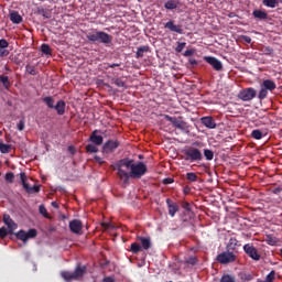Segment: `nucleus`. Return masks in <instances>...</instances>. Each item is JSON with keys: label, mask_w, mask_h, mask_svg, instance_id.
I'll return each mask as SVG.
<instances>
[{"label": "nucleus", "mask_w": 282, "mask_h": 282, "mask_svg": "<svg viewBox=\"0 0 282 282\" xmlns=\"http://www.w3.org/2000/svg\"><path fill=\"white\" fill-rule=\"evenodd\" d=\"M117 171L118 177L122 180L123 184H129V177H131V175H129L127 171L122 170V167H117Z\"/></svg>", "instance_id": "23"}, {"label": "nucleus", "mask_w": 282, "mask_h": 282, "mask_svg": "<svg viewBox=\"0 0 282 282\" xmlns=\"http://www.w3.org/2000/svg\"><path fill=\"white\" fill-rule=\"evenodd\" d=\"M164 119L167 121V122H171V124H173V127H175V129H177L180 127V123L182 121V117H171L169 115H164Z\"/></svg>", "instance_id": "25"}, {"label": "nucleus", "mask_w": 282, "mask_h": 282, "mask_svg": "<svg viewBox=\"0 0 282 282\" xmlns=\"http://www.w3.org/2000/svg\"><path fill=\"white\" fill-rule=\"evenodd\" d=\"M17 239H20V241H23V243H28V239H34L36 235H39V231L36 229H29V231H25L21 229L20 231L14 234Z\"/></svg>", "instance_id": "7"}, {"label": "nucleus", "mask_w": 282, "mask_h": 282, "mask_svg": "<svg viewBox=\"0 0 282 282\" xmlns=\"http://www.w3.org/2000/svg\"><path fill=\"white\" fill-rule=\"evenodd\" d=\"M120 65L121 64H119V63H113V64H108V67L113 69V67H120Z\"/></svg>", "instance_id": "64"}, {"label": "nucleus", "mask_w": 282, "mask_h": 282, "mask_svg": "<svg viewBox=\"0 0 282 282\" xmlns=\"http://www.w3.org/2000/svg\"><path fill=\"white\" fill-rule=\"evenodd\" d=\"M174 180L171 177L164 178L163 184H173Z\"/></svg>", "instance_id": "63"}, {"label": "nucleus", "mask_w": 282, "mask_h": 282, "mask_svg": "<svg viewBox=\"0 0 282 282\" xmlns=\"http://www.w3.org/2000/svg\"><path fill=\"white\" fill-rule=\"evenodd\" d=\"M238 98L243 102H250V100H253V98H257V89L252 87L245 88L238 94Z\"/></svg>", "instance_id": "8"}, {"label": "nucleus", "mask_w": 282, "mask_h": 282, "mask_svg": "<svg viewBox=\"0 0 282 282\" xmlns=\"http://www.w3.org/2000/svg\"><path fill=\"white\" fill-rule=\"evenodd\" d=\"M138 241H140L141 246H142L141 249L143 248V250H150V248H151V238L139 236Z\"/></svg>", "instance_id": "24"}, {"label": "nucleus", "mask_w": 282, "mask_h": 282, "mask_svg": "<svg viewBox=\"0 0 282 282\" xmlns=\"http://www.w3.org/2000/svg\"><path fill=\"white\" fill-rule=\"evenodd\" d=\"M25 70L28 72V74H30L31 76H36V67L28 64L25 66Z\"/></svg>", "instance_id": "42"}, {"label": "nucleus", "mask_w": 282, "mask_h": 282, "mask_svg": "<svg viewBox=\"0 0 282 282\" xmlns=\"http://www.w3.org/2000/svg\"><path fill=\"white\" fill-rule=\"evenodd\" d=\"M276 89V83L272 79H264L260 85V90L258 93V99L265 100L268 98V91H274Z\"/></svg>", "instance_id": "5"}, {"label": "nucleus", "mask_w": 282, "mask_h": 282, "mask_svg": "<svg viewBox=\"0 0 282 282\" xmlns=\"http://www.w3.org/2000/svg\"><path fill=\"white\" fill-rule=\"evenodd\" d=\"M281 192H282V187H281V186L274 187V188L272 189V193H273L274 195H279V193H281Z\"/></svg>", "instance_id": "59"}, {"label": "nucleus", "mask_w": 282, "mask_h": 282, "mask_svg": "<svg viewBox=\"0 0 282 282\" xmlns=\"http://www.w3.org/2000/svg\"><path fill=\"white\" fill-rule=\"evenodd\" d=\"M85 274H87V267L82 264H77L74 272H69V271L61 272L62 279H64V281L66 282L80 281V279H83Z\"/></svg>", "instance_id": "3"}, {"label": "nucleus", "mask_w": 282, "mask_h": 282, "mask_svg": "<svg viewBox=\"0 0 282 282\" xmlns=\"http://www.w3.org/2000/svg\"><path fill=\"white\" fill-rule=\"evenodd\" d=\"M18 129L19 131H23V129H25V122L23 120H21L19 123H18Z\"/></svg>", "instance_id": "58"}, {"label": "nucleus", "mask_w": 282, "mask_h": 282, "mask_svg": "<svg viewBox=\"0 0 282 282\" xmlns=\"http://www.w3.org/2000/svg\"><path fill=\"white\" fill-rule=\"evenodd\" d=\"M120 147V141L118 140H108L104 145H102V153L104 154H109L113 153L116 149Z\"/></svg>", "instance_id": "11"}, {"label": "nucleus", "mask_w": 282, "mask_h": 282, "mask_svg": "<svg viewBox=\"0 0 282 282\" xmlns=\"http://www.w3.org/2000/svg\"><path fill=\"white\" fill-rule=\"evenodd\" d=\"M182 208H184V210L191 212V203L184 202L182 204Z\"/></svg>", "instance_id": "56"}, {"label": "nucleus", "mask_w": 282, "mask_h": 282, "mask_svg": "<svg viewBox=\"0 0 282 282\" xmlns=\"http://www.w3.org/2000/svg\"><path fill=\"white\" fill-rule=\"evenodd\" d=\"M193 54H195V48L185 51L184 56H193Z\"/></svg>", "instance_id": "57"}, {"label": "nucleus", "mask_w": 282, "mask_h": 282, "mask_svg": "<svg viewBox=\"0 0 282 282\" xmlns=\"http://www.w3.org/2000/svg\"><path fill=\"white\" fill-rule=\"evenodd\" d=\"M69 230L74 235H83V221L78 219H73L69 221Z\"/></svg>", "instance_id": "13"}, {"label": "nucleus", "mask_w": 282, "mask_h": 282, "mask_svg": "<svg viewBox=\"0 0 282 282\" xmlns=\"http://www.w3.org/2000/svg\"><path fill=\"white\" fill-rule=\"evenodd\" d=\"M65 107H67L65 100H58L53 109L57 111V116H65Z\"/></svg>", "instance_id": "20"}, {"label": "nucleus", "mask_w": 282, "mask_h": 282, "mask_svg": "<svg viewBox=\"0 0 282 282\" xmlns=\"http://www.w3.org/2000/svg\"><path fill=\"white\" fill-rule=\"evenodd\" d=\"M252 17L254 19H258L259 21H267L268 19V12L263 11V10H253L252 12Z\"/></svg>", "instance_id": "21"}, {"label": "nucleus", "mask_w": 282, "mask_h": 282, "mask_svg": "<svg viewBox=\"0 0 282 282\" xmlns=\"http://www.w3.org/2000/svg\"><path fill=\"white\" fill-rule=\"evenodd\" d=\"M9 46H10V43H8V41L6 39L0 40V48L7 50V47H9Z\"/></svg>", "instance_id": "50"}, {"label": "nucleus", "mask_w": 282, "mask_h": 282, "mask_svg": "<svg viewBox=\"0 0 282 282\" xmlns=\"http://www.w3.org/2000/svg\"><path fill=\"white\" fill-rule=\"evenodd\" d=\"M6 182H8L9 184H13L14 183V173L12 172H8L4 176Z\"/></svg>", "instance_id": "43"}, {"label": "nucleus", "mask_w": 282, "mask_h": 282, "mask_svg": "<svg viewBox=\"0 0 282 282\" xmlns=\"http://www.w3.org/2000/svg\"><path fill=\"white\" fill-rule=\"evenodd\" d=\"M42 100L46 105V107H48V109H54V106H55L54 97L47 96V97H44Z\"/></svg>", "instance_id": "28"}, {"label": "nucleus", "mask_w": 282, "mask_h": 282, "mask_svg": "<svg viewBox=\"0 0 282 282\" xmlns=\"http://www.w3.org/2000/svg\"><path fill=\"white\" fill-rule=\"evenodd\" d=\"M39 212L41 215H43V217H45L46 219H50V214H47V208H45V205H40Z\"/></svg>", "instance_id": "41"}, {"label": "nucleus", "mask_w": 282, "mask_h": 282, "mask_svg": "<svg viewBox=\"0 0 282 282\" xmlns=\"http://www.w3.org/2000/svg\"><path fill=\"white\" fill-rule=\"evenodd\" d=\"M85 35L87 41H89V43H94L95 45L97 43H101L102 45H106V47H109L111 43H113V36L105 31H98L97 29L86 31Z\"/></svg>", "instance_id": "2"}, {"label": "nucleus", "mask_w": 282, "mask_h": 282, "mask_svg": "<svg viewBox=\"0 0 282 282\" xmlns=\"http://www.w3.org/2000/svg\"><path fill=\"white\" fill-rule=\"evenodd\" d=\"M145 52H149V46H140V47L138 48V51H137L135 57H137V58H142V57H144Z\"/></svg>", "instance_id": "30"}, {"label": "nucleus", "mask_w": 282, "mask_h": 282, "mask_svg": "<svg viewBox=\"0 0 282 282\" xmlns=\"http://www.w3.org/2000/svg\"><path fill=\"white\" fill-rule=\"evenodd\" d=\"M220 282H236L235 275L224 274L220 279Z\"/></svg>", "instance_id": "40"}, {"label": "nucleus", "mask_w": 282, "mask_h": 282, "mask_svg": "<svg viewBox=\"0 0 282 282\" xmlns=\"http://www.w3.org/2000/svg\"><path fill=\"white\" fill-rule=\"evenodd\" d=\"M202 124L206 127L207 129H217V123L215 122V119L213 117H203L200 119Z\"/></svg>", "instance_id": "19"}, {"label": "nucleus", "mask_w": 282, "mask_h": 282, "mask_svg": "<svg viewBox=\"0 0 282 282\" xmlns=\"http://www.w3.org/2000/svg\"><path fill=\"white\" fill-rule=\"evenodd\" d=\"M178 6H180V1L169 0L167 2H165L164 8L165 10H177Z\"/></svg>", "instance_id": "27"}, {"label": "nucleus", "mask_w": 282, "mask_h": 282, "mask_svg": "<svg viewBox=\"0 0 282 282\" xmlns=\"http://www.w3.org/2000/svg\"><path fill=\"white\" fill-rule=\"evenodd\" d=\"M164 28L166 30H170V32H176V34H184V29H182L181 24H175V21L170 20L164 24Z\"/></svg>", "instance_id": "16"}, {"label": "nucleus", "mask_w": 282, "mask_h": 282, "mask_svg": "<svg viewBox=\"0 0 282 282\" xmlns=\"http://www.w3.org/2000/svg\"><path fill=\"white\" fill-rule=\"evenodd\" d=\"M242 41H245V43H252V39L248 35H243Z\"/></svg>", "instance_id": "60"}, {"label": "nucleus", "mask_w": 282, "mask_h": 282, "mask_svg": "<svg viewBox=\"0 0 282 282\" xmlns=\"http://www.w3.org/2000/svg\"><path fill=\"white\" fill-rule=\"evenodd\" d=\"M0 83H2L4 89L10 88V78L6 75H0Z\"/></svg>", "instance_id": "33"}, {"label": "nucleus", "mask_w": 282, "mask_h": 282, "mask_svg": "<svg viewBox=\"0 0 282 282\" xmlns=\"http://www.w3.org/2000/svg\"><path fill=\"white\" fill-rule=\"evenodd\" d=\"M239 248H241V242L237 238L231 237L227 242L226 250L229 252H235L237 256L239 254Z\"/></svg>", "instance_id": "12"}, {"label": "nucleus", "mask_w": 282, "mask_h": 282, "mask_svg": "<svg viewBox=\"0 0 282 282\" xmlns=\"http://www.w3.org/2000/svg\"><path fill=\"white\" fill-rule=\"evenodd\" d=\"M252 279H254V275H252L251 273H245L241 276L242 281H252Z\"/></svg>", "instance_id": "49"}, {"label": "nucleus", "mask_w": 282, "mask_h": 282, "mask_svg": "<svg viewBox=\"0 0 282 282\" xmlns=\"http://www.w3.org/2000/svg\"><path fill=\"white\" fill-rule=\"evenodd\" d=\"M102 281L104 282H116V279H113V276H107V278H104Z\"/></svg>", "instance_id": "62"}, {"label": "nucleus", "mask_w": 282, "mask_h": 282, "mask_svg": "<svg viewBox=\"0 0 282 282\" xmlns=\"http://www.w3.org/2000/svg\"><path fill=\"white\" fill-rule=\"evenodd\" d=\"M10 54V51L6 48H0V57L3 58L4 56H8Z\"/></svg>", "instance_id": "54"}, {"label": "nucleus", "mask_w": 282, "mask_h": 282, "mask_svg": "<svg viewBox=\"0 0 282 282\" xmlns=\"http://www.w3.org/2000/svg\"><path fill=\"white\" fill-rule=\"evenodd\" d=\"M275 274H276V273H275L274 271H271V272L265 276L264 282H272V281H274Z\"/></svg>", "instance_id": "47"}, {"label": "nucleus", "mask_w": 282, "mask_h": 282, "mask_svg": "<svg viewBox=\"0 0 282 282\" xmlns=\"http://www.w3.org/2000/svg\"><path fill=\"white\" fill-rule=\"evenodd\" d=\"M204 155H205L206 160H208V162H210V160H213L215 158V152H213V150L205 149Z\"/></svg>", "instance_id": "39"}, {"label": "nucleus", "mask_w": 282, "mask_h": 282, "mask_svg": "<svg viewBox=\"0 0 282 282\" xmlns=\"http://www.w3.org/2000/svg\"><path fill=\"white\" fill-rule=\"evenodd\" d=\"M41 52L45 56H52V47H50L48 44H42L41 45Z\"/></svg>", "instance_id": "31"}, {"label": "nucleus", "mask_w": 282, "mask_h": 282, "mask_svg": "<svg viewBox=\"0 0 282 282\" xmlns=\"http://www.w3.org/2000/svg\"><path fill=\"white\" fill-rule=\"evenodd\" d=\"M12 151V145L6 144V143H0V153H10Z\"/></svg>", "instance_id": "36"}, {"label": "nucleus", "mask_w": 282, "mask_h": 282, "mask_svg": "<svg viewBox=\"0 0 282 282\" xmlns=\"http://www.w3.org/2000/svg\"><path fill=\"white\" fill-rule=\"evenodd\" d=\"M10 21L15 25H19V23H23V17H21L18 11H12L10 13Z\"/></svg>", "instance_id": "22"}, {"label": "nucleus", "mask_w": 282, "mask_h": 282, "mask_svg": "<svg viewBox=\"0 0 282 282\" xmlns=\"http://www.w3.org/2000/svg\"><path fill=\"white\" fill-rule=\"evenodd\" d=\"M251 138L254 140H261V138H263V132H261L259 129L252 130Z\"/></svg>", "instance_id": "37"}, {"label": "nucleus", "mask_w": 282, "mask_h": 282, "mask_svg": "<svg viewBox=\"0 0 282 282\" xmlns=\"http://www.w3.org/2000/svg\"><path fill=\"white\" fill-rule=\"evenodd\" d=\"M165 202L167 204L170 217H175V215L180 213V205L171 200V198H166Z\"/></svg>", "instance_id": "17"}, {"label": "nucleus", "mask_w": 282, "mask_h": 282, "mask_svg": "<svg viewBox=\"0 0 282 282\" xmlns=\"http://www.w3.org/2000/svg\"><path fill=\"white\" fill-rule=\"evenodd\" d=\"M8 235H10V230L8 231V228L1 227L0 228V237H1V239H6L8 237Z\"/></svg>", "instance_id": "44"}, {"label": "nucleus", "mask_w": 282, "mask_h": 282, "mask_svg": "<svg viewBox=\"0 0 282 282\" xmlns=\"http://www.w3.org/2000/svg\"><path fill=\"white\" fill-rule=\"evenodd\" d=\"M101 228H105V230H111L115 227L111 225V223H101Z\"/></svg>", "instance_id": "51"}, {"label": "nucleus", "mask_w": 282, "mask_h": 282, "mask_svg": "<svg viewBox=\"0 0 282 282\" xmlns=\"http://www.w3.org/2000/svg\"><path fill=\"white\" fill-rule=\"evenodd\" d=\"M94 160L97 162V164H100V165L105 164V160L98 155H95Z\"/></svg>", "instance_id": "55"}, {"label": "nucleus", "mask_w": 282, "mask_h": 282, "mask_svg": "<svg viewBox=\"0 0 282 282\" xmlns=\"http://www.w3.org/2000/svg\"><path fill=\"white\" fill-rule=\"evenodd\" d=\"M183 155L185 162H202V160H204L202 150L195 147H187L185 150H183Z\"/></svg>", "instance_id": "4"}, {"label": "nucleus", "mask_w": 282, "mask_h": 282, "mask_svg": "<svg viewBox=\"0 0 282 282\" xmlns=\"http://www.w3.org/2000/svg\"><path fill=\"white\" fill-rule=\"evenodd\" d=\"M3 224H6V226L8 227L9 235H14V230L19 228V225H17V223L13 221L12 217H10V214L3 215Z\"/></svg>", "instance_id": "15"}, {"label": "nucleus", "mask_w": 282, "mask_h": 282, "mask_svg": "<svg viewBox=\"0 0 282 282\" xmlns=\"http://www.w3.org/2000/svg\"><path fill=\"white\" fill-rule=\"evenodd\" d=\"M243 250L247 256H249L250 259L253 261H260L261 260V254H259V251L256 249L253 243H246L243 246Z\"/></svg>", "instance_id": "9"}, {"label": "nucleus", "mask_w": 282, "mask_h": 282, "mask_svg": "<svg viewBox=\"0 0 282 282\" xmlns=\"http://www.w3.org/2000/svg\"><path fill=\"white\" fill-rule=\"evenodd\" d=\"M164 119L167 121V122H171V124H173V127H175V129H177L180 127V123L182 121V117H171L169 115H164Z\"/></svg>", "instance_id": "26"}, {"label": "nucleus", "mask_w": 282, "mask_h": 282, "mask_svg": "<svg viewBox=\"0 0 282 282\" xmlns=\"http://www.w3.org/2000/svg\"><path fill=\"white\" fill-rule=\"evenodd\" d=\"M218 263L226 265L228 263H235L237 261V254L232 251H224L217 256Z\"/></svg>", "instance_id": "6"}, {"label": "nucleus", "mask_w": 282, "mask_h": 282, "mask_svg": "<svg viewBox=\"0 0 282 282\" xmlns=\"http://www.w3.org/2000/svg\"><path fill=\"white\" fill-rule=\"evenodd\" d=\"M98 145L94 144V143H89L86 145V152L87 153H98Z\"/></svg>", "instance_id": "35"}, {"label": "nucleus", "mask_w": 282, "mask_h": 282, "mask_svg": "<svg viewBox=\"0 0 282 282\" xmlns=\"http://www.w3.org/2000/svg\"><path fill=\"white\" fill-rule=\"evenodd\" d=\"M184 263L186 265H197V263H199V260L197 259V257L191 256L187 259H185Z\"/></svg>", "instance_id": "29"}, {"label": "nucleus", "mask_w": 282, "mask_h": 282, "mask_svg": "<svg viewBox=\"0 0 282 282\" xmlns=\"http://www.w3.org/2000/svg\"><path fill=\"white\" fill-rule=\"evenodd\" d=\"M130 251H132L133 254H138V252H142V247L138 242H133L130 246Z\"/></svg>", "instance_id": "32"}, {"label": "nucleus", "mask_w": 282, "mask_h": 282, "mask_svg": "<svg viewBox=\"0 0 282 282\" xmlns=\"http://www.w3.org/2000/svg\"><path fill=\"white\" fill-rule=\"evenodd\" d=\"M89 142L95 144L96 147H100L105 139L102 135H98V130H94L88 139Z\"/></svg>", "instance_id": "18"}, {"label": "nucleus", "mask_w": 282, "mask_h": 282, "mask_svg": "<svg viewBox=\"0 0 282 282\" xmlns=\"http://www.w3.org/2000/svg\"><path fill=\"white\" fill-rule=\"evenodd\" d=\"M262 3L265 6V8H276V6H279L276 0H262Z\"/></svg>", "instance_id": "34"}, {"label": "nucleus", "mask_w": 282, "mask_h": 282, "mask_svg": "<svg viewBox=\"0 0 282 282\" xmlns=\"http://www.w3.org/2000/svg\"><path fill=\"white\" fill-rule=\"evenodd\" d=\"M68 151L72 155H75L76 154V148L74 145H69L68 147Z\"/></svg>", "instance_id": "61"}, {"label": "nucleus", "mask_w": 282, "mask_h": 282, "mask_svg": "<svg viewBox=\"0 0 282 282\" xmlns=\"http://www.w3.org/2000/svg\"><path fill=\"white\" fill-rule=\"evenodd\" d=\"M267 243L269 246H276V239L273 238L272 236H267Z\"/></svg>", "instance_id": "48"}, {"label": "nucleus", "mask_w": 282, "mask_h": 282, "mask_svg": "<svg viewBox=\"0 0 282 282\" xmlns=\"http://www.w3.org/2000/svg\"><path fill=\"white\" fill-rule=\"evenodd\" d=\"M264 54H267V56H272V54H274V50H272L270 46H267L264 48Z\"/></svg>", "instance_id": "53"}, {"label": "nucleus", "mask_w": 282, "mask_h": 282, "mask_svg": "<svg viewBox=\"0 0 282 282\" xmlns=\"http://www.w3.org/2000/svg\"><path fill=\"white\" fill-rule=\"evenodd\" d=\"M205 61L208 63V65H212L215 72H221V69H224V64L217 57L206 56Z\"/></svg>", "instance_id": "14"}, {"label": "nucleus", "mask_w": 282, "mask_h": 282, "mask_svg": "<svg viewBox=\"0 0 282 282\" xmlns=\"http://www.w3.org/2000/svg\"><path fill=\"white\" fill-rule=\"evenodd\" d=\"M181 131H188V123L184 120L181 121V123H178V128Z\"/></svg>", "instance_id": "45"}, {"label": "nucleus", "mask_w": 282, "mask_h": 282, "mask_svg": "<svg viewBox=\"0 0 282 282\" xmlns=\"http://www.w3.org/2000/svg\"><path fill=\"white\" fill-rule=\"evenodd\" d=\"M112 169H131L130 177H133L134 180H140V177L147 173V164H144V162L135 163L131 159H121L117 161L112 165Z\"/></svg>", "instance_id": "1"}, {"label": "nucleus", "mask_w": 282, "mask_h": 282, "mask_svg": "<svg viewBox=\"0 0 282 282\" xmlns=\"http://www.w3.org/2000/svg\"><path fill=\"white\" fill-rule=\"evenodd\" d=\"M186 180L188 182H197V180H199V177L197 176V174H195V172H188L186 174Z\"/></svg>", "instance_id": "38"}, {"label": "nucleus", "mask_w": 282, "mask_h": 282, "mask_svg": "<svg viewBox=\"0 0 282 282\" xmlns=\"http://www.w3.org/2000/svg\"><path fill=\"white\" fill-rule=\"evenodd\" d=\"M20 181L26 193H40L41 186L34 185L33 187L28 184V176L25 172L20 173Z\"/></svg>", "instance_id": "10"}, {"label": "nucleus", "mask_w": 282, "mask_h": 282, "mask_svg": "<svg viewBox=\"0 0 282 282\" xmlns=\"http://www.w3.org/2000/svg\"><path fill=\"white\" fill-rule=\"evenodd\" d=\"M113 83L117 87H124V82L120 78H116Z\"/></svg>", "instance_id": "52"}, {"label": "nucleus", "mask_w": 282, "mask_h": 282, "mask_svg": "<svg viewBox=\"0 0 282 282\" xmlns=\"http://www.w3.org/2000/svg\"><path fill=\"white\" fill-rule=\"evenodd\" d=\"M184 47H186V42H177V46L175 48V52L181 53L184 51Z\"/></svg>", "instance_id": "46"}]
</instances>
